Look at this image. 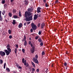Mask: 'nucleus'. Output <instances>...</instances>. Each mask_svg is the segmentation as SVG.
Instances as JSON below:
<instances>
[{"mask_svg":"<svg viewBox=\"0 0 73 73\" xmlns=\"http://www.w3.org/2000/svg\"><path fill=\"white\" fill-rule=\"evenodd\" d=\"M36 72H39V69H37L36 70Z\"/></svg>","mask_w":73,"mask_h":73,"instance_id":"nucleus-50","label":"nucleus"},{"mask_svg":"<svg viewBox=\"0 0 73 73\" xmlns=\"http://www.w3.org/2000/svg\"><path fill=\"white\" fill-rule=\"evenodd\" d=\"M5 21L6 22H7H7H8V21H7V19H5Z\"/></svg>","mask_w":73,"mask_h":73,"instance_id":"nucleus-55","label":"nucleus"},{"mask_svg":"<svg viewBox=\"0 0 73 73\" xmlns=\"http://www.w3.org/2000/svg\"><path fill=\"white\" fill-rule=\"evenodd\" d=\"M38 41L39 42H42V40L41 38H39L38 39Z\"/></svg>","mask_w":73,"mask_h":73,"instance_id":"nucleus-22","label":"nucleus"},{"mask_svg":"<svg viewBox=\"0 0 73 73\" xmlns=\"http://www.w3.org/2000/svg\"><path fill=\"white\" fill-rule=\"evenodd\" d=\"M26 23H27V25H28V24H29L30 23H31V22H26Z\"/></svg>","mask_w":73,"mask_h":73,"instance_id":"nucleus-45","label":"nucleus"},{"mask_svg":"<svg viewBox=\"0 0 73 73\" xmlns=\"http://www.w3.org/2000/svg\"><path fill=\"white\" fill-rule=\"evenodd\" d=\"M54 64H52V67H53V66H54Z\"/></svg>","mask_w":73,"mask_h":73,"instance_id":"nucleus-57","label":"nucleus"},{"mask_svg":"<svg viewBox=\"0 0 73 73\" xmlns=\"http://www.w3.org/2000/svg\"><path fill=\"white\" fill-rule=\"evenodd\" d=\"M35 58L37 59L38 58V55H35Z\"/></svg>","mask_w":73,"mask_h":73,"instance_id":"nucleus-31","label":"nucleus"},{"mask_svg":"<svg viewBox=\"0 0 73 73\" xmlns=\"http://www.w3.org/2000/svg\"><path fill=\"white\" fill-rule=\"evenodd\" d=\"M6 70L7 71V72H10V70L9 69V68H6Z\"/></svg>","mask_w":73,"mask_h":73,"instance_id":"nucleus-23","label":"nucleus"},{"mask_svg":"<svg viewBox=\"0 0 73 73\" xmlns=\"http://www.w3.org/2000/svg\"><path fill=\"white\" fill-rule=\"evenodd\" d=\"M5 11L3 10L2 13V15H5Z\"/></svg>","mask_w":73,"mask_h":73,"instance_id":"nucleus-27","label":"nucleus"},{"mask_svg":"<svg viewBox=\"0 0 73 73\" xmlns=\"http://www.w3.org/2000/svg\"><path fill=\"white\" fill-rule=\"evenodd\" d=\"M6 65V63H5L3 65L4 66V68L5 69V66Z\"/></svg>","mask_w":73,"mask_h":73,"instance_id":"nucleus-36","label":"nucleus"},{"mask_svg":"<svg viewBox=\"0 0 73 73\" xmlns=\"http://www.w3.org/2000/svg\"><path fill=\"white\" fill-rule=\"evenodd\" d=\"M32 16V13L29 11L27 12L26 11L25 13V17H27V16Z\"/></svg>","mask_w":73,"mask_h":73,"instance_id":"nucleus-1","label":"nucleus"},{"mask_svg":"<svg viewBox=\"0 0 73 73\" xmlns=\"http://www.w3.org/2000/svg\"><path fill=\"white\" fill-rule=\"evenodd\" d=\"M19 16L20 17H21V12H20V11L19 12Z\"/></svg>","mask_w":73,"mask_h":73,"instance_id":"nucleus-29","label":"nucleus"},{"mask_svg":"<svg viewBox=\"0 0 73 73\" xmlns=\"http://www.w3.org/2000/svg\"><path fill=\"white\" fill-rule=\"evenodd\" d=\"M40 25H41V23H39L38 24V27H40Z\"/></svg>","mask_w":73,"mask_h":73,"instance_id":"nucleus-35","label":"nucleus"},{"mask_svg":"<svg viewBox=\"0 0 73 73\" xmlns=\"http://www.w3.org/2000/svg\"><path fill=\"white\" fill-rule=\"evenodd\" d=\"M67 68H68V67H67V66H66V70L67 69Z\"/></svg>","mask_w":73,"mask_h":73,"instance_id":"nucleus-59","label":"nucleus"},{"mask_svg":"<svg viewBox=\"0 0 73 73\" xmlns=\"http://www.w3.org/2000/svg\"><path fill=\"white\" fill-rule=\"evenodd\" d=\"M10 47H11V46H10V44H8L6 46L7 48H10Z\"/></svg>","mask_w":73,"mask_h":73,"instance_id":"nucleus-28","label":"nucleus"},{"mask_svg":"<svg viewBox=\"0 0 73 73\" xmlns=\"http://www.w3.org/2000/svg\"><path fill=\"white\" fill-rule=\"evenodd\" d=\"M31 46L32 47L33 46V45H32V44H31Z\"/></svg>","mask_w":73,"mask_h":73,"instance_id":"nucleus-58","label":"nucleus"},{"mask_svg":"<svg viewBox=\"0 0 73 73\" xmlns=\"http://www.w3.org/2000/svg\"><path fill=\"white\" fill-rule=\"evenodd\" d=\"M39 37V36H37L35 37V39L36 40H37L38 38Z\"/></svg>","mask_w":73,"mask_h":73,"instance_id":"nucleus-41","label":"nucleus"},{"mask_svg":"<svg viewBox=\"0 0 73 73\" xmlns=\"http://www.w3.org/2000/svg\"><path fill=\"white\" fill-rule=\"evenodd\" d=\"M33 60L35 64H38L39 62H38V60L37 59H36V58H33Z\"/></svg>","mask_w":73,"mask_h":73,"instance_id":"nucleus-4","label":"nucleus"},{"mask_svg":"<svg viewBox=\"0 0 73 73\" xmlns=\"http://www.w3.org/2000/svg\"><path fill=\"white\" fill-rule=\"evenodd\" d=\"M41 32H41V31H39L38 34H39V35H41Z\"/></svg>","mask_w":73,"mask_h":73,"instance_id":"nucleus-34","label":"nucleus"},{"mask_svg":"<svg viewBox=\"0 0 73 73\" xmlns=\"http://www.w3.org/2000/svg\"><path fill=\"white\" fill-rule=\"evenodd\" d=\"M22 51L23 52V53H25V50L24 49H23L22 50Z\"/></svg>","mask_w":73,"mask_h":73,"instance_id":"nucleus-40","label":"nucleus"},{"mask_svg":"<svg viewBox=\"0 0 73 73\" xmlns=\"http://www.w3.org/2000/svg\"><path fill=\"white\" fill-rule=\"evenodd\" d=\"M13 73H16V72H15V71H13Z\"/></svg>","mask_w":73,"mask_h":73,"instance_id":"nucleus-61","label":"nucleus"},{"mask_svg":"<svg viewBox=\"0 0 73 73\" xmlns=\"http://www.w3.org/2000/svg\"><path fill=\"white\" fill-rule=\"evenodd\" d=\"M7 50L9 52H11V49L10 48H7Z\"/></svg>","mask_w":73,"mask_h":73,"instance_id":"nucleus-18","label":"nucleus"},{"mask_svg":"<svg viewBox=\"0 0 73 73\" xmlns=\"http://www.w3.org/2000/svg\"><path fill=\"white\" fill-rule=\"evenodd\" d=\"M13 1V0H11V3H12Z\"/></svg>","mask_w":73,"mask_h":73,"instance_id":"nucleus-53","label":"nucleus"},{"mask_svg":"<svg viewBox=\"0 0 73 73\" xmlns=\"http://www.w3.org/2000/svg\"><path fill=\"white\" fill-rule=\"evenodd\" d=\"M25 60V59L24 58H23L22 59V61L23 63H24V65H27V62H27V60Z\"/></svg>","mask_w":73,"mask_h":73,"instance_id":"nucleus-6","label":"nucleus"},{"mask_svg":"<svg viewBox=\"0 0 73 73\" xmlns=\"http://www.w3.org/2000/svg\"><path fill=\"white\" fill-rule=\"evenodd\" d=\"M32 28L33 29V31H35L37 29V26L36 25L34 24V23H32L31 24Z\"/></svg>","mask_w":73,"mask_h":73,"instance_id":"nucleus-2","label":"nucleus"},{"mask_svg":"<svg viewBox=\"0 0 73 73\" xmlns=\"http://www.w3.org/2000/svg\"><path fill=\"white\" fill-rule=\"evenodd\" d=\"M5 0H2V4H4L5 3Z\"/></svg>","mask_w":73,"mask_h":73,"instance_id":"nucleus-37","label":"nucleus"},{"mask_svg":"<svg viewBox=\"0 0 73 73\" xmlns=\"http://www.w3.org/2000/svg\"><path fill=\"white\" fill-rule=\"evenodd\" d=\"M45 5L46 7H48V4L47 3H46L45 4Z\"/></svg>","mask_w":73,"mask_h":73,"instance_id":"nucleus-39","label":"nucleus"},{"mask_svg":"<svg viewBox=\"0 0 73 73\" xmlns=\"http://www.w3.org/2000/svg\"><path fill=\"white\" fill-rule=\"evenodd\" d=\"M29 42V44H31V42H30V41Z\"/></svg>","mask_w":73,"mask_h":73,"instance_id":"nucleus-63","label":"nucleus"},{"mask_svg":"<svg viewBox=\"0 0 73 73\" xmlns=\"http://www.w3.org/2000/svg\"><path fill=\"white\" fill-rule=\"evenodd\" d=\"M8 15L9 17H12V13H11V12H9Z\"/></svg>","mask_w":73,"mask_h":73,"instance_id":"nucleus-24","label":"nucleus"},{"mask_svg":"<svg viewBox=\"0 0 73 73\" xmlns=\"http://www.w3.org/2000/svg\"><path fill=\"white\" fill-rule=\"evenodd\" d=\"M44 26H45V24L44 23H42L41 25L40 28L41 29H43Z\"/></svg>","mask_w":73,"mask_h":73,"instance_id":"nucleus-11","label":"nucleus"},{"mask_svg":"<svg viewBox=\"0 0 73 73\" xmlns=\"http://www.w3.org/2000/svg\"><path fill=\"white\" fill-rule=\"evenodd\" d=\"M44 3H46V0H43Z\"/></svg>","mask_w":73,"mask_h":73,"instance_id":"nucleus-51","label":"nucleus"},{"mask_svg":"<svg viewBox=\"0 0 73 73\" xmlns=\"http://www.w3.org/2000/svg\"><path fill=\"white\" fill-rule=\"evenodd\" d=\"M41 14H40L38 16L39 17H41Z\"/></svg>","mask_w":73,"mask_h":73,"instance_id":"nucleus-54","label":"nucleus"},{"mask_svg":"<svg viewBox=\"0 0 73 73\" xmlns=\"http://www.w3.org/2000/svg\"><path fill=\"white\" fill-rule=\"evenodd\" d=\"M8 33L9 34H11L12 33V31L11 30H8Z\"/></svg>","mask_w":73,"mask_h":73,"instance_id":"nucleus-21","label":"nucleus"},{"mask_svg":"<svg viewBox=\"0 0 73 73\" xmlns=\"http://www.w3.org/2000/svg\"><path fill=\"white\" fill-rule=\"evenodd\" d=\"M26 24H27V23H25L24 24V25L25 26V25H26Z\"/></svg>","mask_w":73,"mask_h":73,"instance_id":"nucleus-56","label":"nucleus"},{"mask_svg":"<svg viewBox=\"0 0 73 73\" xmlns=\"http://www.w3.org/2000/svg\"><path fill=\"white\" fill-rule=\"evenodd\" d=\"M55 3H58V1L57 0H56L55 1Z\"/></svg>","mask_w":73,"mask_h":73,"instance_id":"nucleus-47","label":"nucleus"},{"mask_svg":"<svg viewBox=\"0 0 73 73\" xmlns=\"http://www.w3.org/2000/svg\"><path fill=\"white\" fill-rule=\"evenodd\" d=\"M3 73H5V72H3Z\"/></svg>","mask_w":73,"mask_h":73,"instance_id":"nucleus-64","label":"nucleus"},{"mask_svg":"<svg viewBox=\"0 0 73 73\" xmlns=\"http://www.w3.org/2000/svg\"><path fill=\"white\" fill-rule=\"evenodd\" d=\"M16 48H18L19 47V45H17V44H16Z\"/></svg>","mask_w":73,"mask_h":73,"instance_id":"nucleus-43","label":"nucleus"},{"mask_svg":"<svg viewBox=\"0 0 73 73\" xmlns=\"http://www.w3.org/2000/svg\"><path fill=\"white\" fill-rule=\"evenodd\" d=\"M17 48H15V49L14 51L15 53V54H16L17 53Z\"/></svg>","mask_w":73,"mask_h":73,"instance_id":"nucleus-26","label":"nucleus"},{"mask_svg":"<svg viewBox=\"0 0 73 73\" xmlns=\"http://www.w3.org/2000/svg\"><path fill=\"white\" fill-rule=\"evenodd\" d=\"M40 45L41 46H42L43 45V43L42 42H41L40 43Z\"/></svg>","mask_w":73,"mask_h":73,"instance_id":"nucleus-46","label":"nucleus"},{"mask_svg":"<svg viewBox=\"0 0 73 73\" xmlns=\"http://www.w3.org/2000/svg\"><path fill=\"white\" fill-rule=\"evenodd\" d=\"M3 62V60L1 59L0 60V64H2Z\"/></svg>","mask_w":73,"mask_h":73,"instance_id":"nucleus-33","label":"nucleus"},{"mask_svg":"<svg viewBox=\"0 0 73 73\" xmlns=\"http://www.w3.org/2000/svg\"><path fill=\"white\" fill-rule=\"evenodd\" d=\"M32 70L33 72H35V69L34 68H32Z\"/></svg>","mask_w":73,"mask_h":73,"instance_id":"nucleus-32","label":"nucleus"},{"mask_svg":"<svg viewBox=\"0 0 73 73\" xmlns=\"http://www.w3.org/2000/svg\"><path fill=\"white\" fill-rule=\"evenodd\" d=\"M48 69H47V70H46V72H47V71H48Z\"/></svg>","mask_w":73,"mask_h":73,"instance_id":"nucleus-60","label":"nucleus"},{"mask_svg":"<svg viewBox=\"0 0 73 73\" xmlns=\"http://www.w3.org/2000/svg\"><path fill=\"white\" fill-rule=\"evenodd\" d=\"M25 5H27V4H28V1L27 0H25Z\"/></svg>","mask_w":73,"mask_h":73,"instance_id":"nucleus-16","label":"nucleus"},{"mask_svg":"<svg viewBox=\"0 0 73 73\" xmlns=\"http://www.w3.org/2000/svg\"><path fill=\"white\" fill-rule=\"evenodd\" d=\"M35 49L34 48L32 47L31 49L30 50H31V53H34L35 52Z\"/></svg>","mask_w":73,"mask_h":73,"instance_id":"nucleus-9","label":"nucleus"},{"mask_svg":"<svg viewBox=\"0 0 73 73\" xmlns=\"http://www.w3.org/2000/svg\"><path fill=\"white\" fill-rule=\"evenodd\" d=\"M64 65L65 66H66L67 65V63H66V62H65L64 63Z\"/></svg>","mask_w":73,"mask_h":73,"instance_id":"nucleus-42","label":"nucleus"},{"mask_svg":"<svg viewBox=\"0 0 73 73\" xmlns=\"http://www.w3.org/2000/svg\"><path fill=\"white\" fill-rule=\"evenodd\" d=\"M12 38V36L11 35H10L9 36V38Z\"/></svg>","mask_w":73,"mask_h":73,"instance_id":"nucleus-44","label":"nucleus"},{"mask_svg":"<svg viewBox=\"0 0 73 73\" xmlns=\"http://www.w3.org/2000/svg\"><path fill=\"white\" fill-rule=\"evenodd\" d=\"M4 52L6 53L7 56H8V55L10 54V53H11V52L8 51L7 50H5Z\"/></svg>","mask_w":73,"mask_h":73,"instance_id":"nucleus-7","label":"nucleus"},{"mask_svg":"<svg viewBox=\"0 0 73 73\" xmlns=\"http://www.w3.org/2000/svg\"><path fill=\"white\" fill-rule=\"evenodd\" d=\"M28 11H30V12H32V11H33V9L32 8H29L28 9Z\"/></svg>","mask_w":73,"mask_h":73,"instance_id":"nucleus-14","label":"nucleus"},{"mask_svg":"<svg viewBox=\"0 0 73 73\" xmlns=\"http://www.w3.org/2000/svg\"><path fill=\"white\" fill-rule=\"evenodd\" d=\"M33 29H31L30 30V31L31 32H33Z\"/></svg>","mask_w":73,"mask_h":73,"instance_id":"nucleus-48","label":"nucleus"},{"mask_svg":"<svg viewBox=\"0 0 73 73\" xmlns=\"http://www.w3.org/2000/svg\"><path fill=\"white\" fill-rule=\"evenodd\" d=\"M0 55L2 57H3L5 56V52L3 51H0Z\"/></svg>","mask_w":73,"mask_h":73,"instance_id":"nucleus-5","label":"nucleus"},{"mask_svg":"<svg viewBox=\"0 0 73 73\" xmlns=\"http://www.w3.org/2000/svg\"><path fill=\"white\" fill-rule=\"evenodd\" d=\"M13 17L14 19H17L18 17L17 15H14L13 16Z\"/></svg>","mask_w":73,"mask_h":73,"instance_id":"nucleus-25","label":"nucleus"},{"mask_svg":"<svg viewBox=\"0 0 73 73\" xmlns=\"http://www.w3.org/2000/svg\"><path fill=\"white\" fill-rule=\"evenodd\" d=\"M44 54H45V52H44V51H42V55L43 56V55H44Z\"/></svg>","mask_w":73,"mask_h":73,"instance_id":"nucleus-38","label":"nucleus"},{"mask_svg":"<svg viewBox=\"0 0 73 73\" xmlns=\"http://www.w3.org/2000/svg\"><path fill=\"white\" fill-rule=\"evenodd\" d=\"M35 17H34V20H36L37 19V17H38V15H37L35 14Z\"/></svg>","mask_w":73,"mask_h":73,"instance_id":"nucleus-12","label":"nucleus"},{"mask_svg":"<svg viewBox=\"0 0 73 73\" xmlns=\"http://www.w3.org/2000/svg\"><path fill=\"white\" fill-rule=\"evenodd\" d=\"M5 5H7V4H5L4 5V6H5Z\"/></svg>","mask_w":73,"mask_h":73,"instance_id":"nucleus-62","label":"nucleus"},{"mask_svg":"<svg viewBox=\"0 0 73 73\" xmlns=\"http://www.w3.org/2000/svg\"><path fill=\"white\" fill-rule=\"evenodd\" d=\"M22 26H23V24H22V23H21L19 24L18 27L19 28H20L22 27Z\"/></svg>","mask_w":73,"mask_h":73,"instance_id":"nucleus-13","label":"nucleus"},{"mask_svg":"<svg viewBox=\"0 0 73 73\" xmlns=\"http://www.w3.org/2000/svg\"><path fill=\"white\" fill-rule=\"evenodd\" d=\"M13 13H15L16 12V11L15 9H14L13 10Z\"/></svg>","mask_w":73,"mask_h":73,"instance_id":"nucleus-30","label":"nucleus"},{"mask_svg":"<svg viewBox=\"0 0 73 73\" xmlns=\"http://www.w3.org/2000/svg\"><path fill=\"white\" fill-rule=\"evenodd\" d=\"M31 64H32L34 68H35V67H36V66H35V63H34L33 62H32Z\"/></svg>","mask_w":73,"mask_h":73,"instance_id":"nucleus-15","label":"nucleus"},{"mask_svg":"<svg viewBox=\"0 0 73 73\" xmlns=\"http://www.w3.org/2000/svg\"><path fill=\"white\" fill-rule=\"evenodd\" d=\"M41 7H38L37 8V13H40L41 12Z\"/></svg>","mask_w":73,"mask_h":73,"instance_id":"nucleus-8","label":"nucleus"},{"mask_svg":"<svg viewBox=\"0 0 73 73\" xmlns=\"http://www.w3.org/2000/svg\"><path fill=\"white\" fill-rule=\"evenodd\" d=\"M1 11H0V21H3V17L1 16Z\"/></svg>","mask_w":73,"mask_h":73,"instance_id":"nucleus-10","label":"nucleus"},{"mask_svg":"<svg viewBox=\"0 0 73 73\" xmlns=\"http://www.w3.org/2000/svg\"><path fill=\"white\" fill-rule=\"evenodd\" d=\"M27 45V41L25 40L24 43V45L25 46H26V45Z\"/></svg>","mask_w":73,"mask_h":73,"instance_id":"nucleus-20","label":"nucleus"},{"mask_svg":"<svg viewBox=\"0 0 73 73\" xmlns=\"http://www.w3.org/2000/svg\"><path fill=\"white\" fill-rule=\"evenodd\" d=\"M19 69H22V68L21 66H19Z\"/></svg>","mask_w":73,"mask_h":73,"instance_id":"nucleus-49","label":"nucleus"},{"mask_svg":"<svg viewBox=\"0 0 73 73\" xmlns=\"http://www.w3.org/2000/svg\"><path fill=\"white\" fill-rule=\"evenodd\" d=\"M6 17H7V16L6 15H5L4 16V18H6Z\"/></svg>","mask_w":73,"mask_h":73,"instance_id":"nucleus-52","label":"nucleus"},{"mask_svg":"<svg viewBox=\"0 0 73 73\" xmlns=\"http://www.w3.org/2000/svg\"><path fill=\"white\" fill-rule=\"evenodd\" d=\"M24 41H26V36H24V39L22 40L23 42H24Z\"/></svg>","mask_w":73,"mask_h":73,"instance_id":"nucleus-17","label":"nucleus"},{"mask_svg":"<svg viewBox=\"0 0 73 73\" xmlns=\"http://www.w3.org/2000/svg\"><path fill=\"white\" fill-rule=\"evenodd\" d=\"M12 23L13 25H15V24H16V20H13V22Z\"/></svg>","mask_w":73,"mask_h":73,"instance_id":"nucleus-19","label":"nucleus"},{"mask_svg":"<svg viewBox=\"0 0 73 73\" xmlns=\"http://www.w3.org/2000/svg\"><path fill=\"white\" fill-rule=\"evenodd\" d=\"M32 20H33V18H32V15L25 18V21H31Z\"/></svg>","mask_w":73,"mask_h":73,"instance_id":"nucleus-3","label":"nucleus"}]
</instances>
